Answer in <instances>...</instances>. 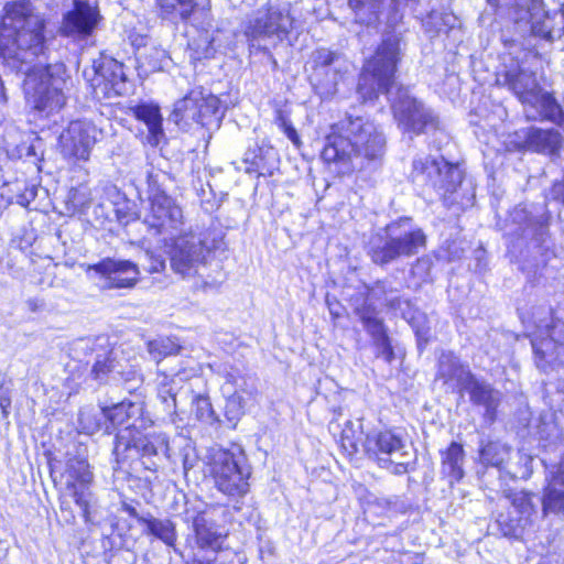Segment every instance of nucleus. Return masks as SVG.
Masks as SVG:
<instances>
[{"label":"nucleus","mask_w":564,"mask_h":564,"mask_svg":"<svg viewBox=\"0 0 564 564\" xmlns=\"http://www.w3.org/2000/svg\"><path fill=\"white\" fill-rule=\"evenodd\" d=\"M386 148L387 139L379 123L364 116L346 115L330 124L321 159L338 174L350 175L380 165Z\"/></svg>","instance_id":"f257e3e1"},{"label":"nucleus","mask_w":564,"mask_h":564,"mask_svg":"<svg viewBox=\"0 0 564 564\" xmlns=\"http://www.w3.org/2000/svg\"><path fill=\"white\" fill-rule=\"evenodd\" d=\"M46 20L35 12L30 0H11L0 14V58L24 63L46 50Z\"/></svg>","instance_id":"f03ea898"},{"label":"nucleus","mask_w":564,"mask_h":564,"mask_svg":"<svg viewBox=\"0 0 564 564\" xmlns=\"http://www.w3.org/2000/svg\"><path fill=\"white\" fill-rule=\"evenodd\" d=\"M167 438L162 433L142 437L138 427L127 424L115 436V471L137 488L151 490L159 465L154 462L147 463L145 459L156 456L159 451L167 448Z\"/></svg>","instance_id":"7ed1b4c3"},{"label":"nucleus","mask_w":564,"mask_h":564,"mask_svg":"<svg viewBox=\"0 0 564 564\" xmlns=\"http://www.w3.org/2000/svg\"><path fill=\"white\" fill-rule=\"evenodd\" d=\"M403 61L399 35L383 36L366 56L356 78L355 93L361 105L375 104L397 87L399 68Z\"/></svg>","instance_id":"20e7f679"},{"label":"nucleus","mask_w":564,"mask_h":564,"mask_svg":"<svg viewBox=\"0 0 564 564\" xmlns=\"http://www.w3.org/2000/svg\"><path fill=\"white\" fill-rule=\"evenodd\" d=\"M68 80L64 69L54 70L50 64L33 66L23 80L24 98L32 110L50 117L65 107Z\"/></svg>","instance_id":"39448f33"},{"label":"nucleus","mask_w":564,"mask_h":564,"mask_svg":"<svg viewBox=\"0 0 564 564\" xmlns=\"http://www.w3.org/2000/svg\"><path fill=\"white\" fill-rule=\"evenodd\" d=\"M206 467L214 487L229 500L238 501L249 494L251 471L230 449L221 448L212 454Z\"/></svg>","instance_id":"423d86ee"},{"label":"nucleus","mask_w":564,"mask_h":564,"mask_svg":"<svg viewBox=\"0 0 564 564\" xmlns=\"http://www.w3.org/2000/svg\"><path fill=\"white\" fill-rule=\"evenodd\" d=\"M221 117L220 98L202 86L191 88L171 112L173 122L182 128L191 122L208 128L213 123H218Z\"/></svg>","instance_id":"0eeeda50"},{"label":"nucleus","mask_w":564,"mask_h":564,"mask_svg":"<svg viewBox=\"0 0 564 564\" xmlns=\"http://www.w3.org/2000/svg\"><path fill=\"white\" fill-rule=\"evenodd\" d=\"M516 514L499 512L495 523L501 538L523 542L529 532H534L538 518L536 495L530 490H520L507 495Z\"/></svg>","instance_id":"6e6552de"},{"label":"nucleus","mask_w":564,"mask_h":564,"mask_svg":"<svg viewBox=\"0 0 564 564\" xmlns=\"http://www.w3.org/2000/svg\"><path fill=\"white\" fill-rule=\"evenodd\" d=\"M395 224L386 226V236L380 237L378 245L368 249V256L372 263L384 267L400 258H411L426 247V235L421 228H413L404 232L395 234Z\"/></svg>","instance_id":"1a4fd4ad"},{"label":"nucleus","mask_w":564,"mask_h":564,"mask_svg":"<svg viewBox=\"0 0 564 564\" xmlns=\"http://www.w3.org/2000/svg\"><path fill=\"white\" fill-rule=\"evenodd\" d=\"M297 29V19L290 3L284 6L265 4L263 14L250 21L245 36L250 45L263 39H275L281 43L289 40Z\"/></svg>","instance_id":"9d476101"},{"label":"nucleus","mask_w":564,"mask_h":564,"mask_svg":"<svg viewBox=\"0 0 564 564\" xmlns=\"http://www.w3.org/2000/svg\"><path fill=\"white\" fill-rule=\"evenodd\" d=\"M96 126L87 120H72L58 138V150L64 161L78 165L88 162L98 141Z\"/></svg>","instance_id":"9b49d317"},{"label":"nucleus","mask_w":564,"mask_h":564,"mask_svg":"<svg viewBox=\"0 0 564 564\" xmlns=\"http://www.w3.org/2000/svg\"><path fill=\"white\" fill-rule=\"evenodd\" d=\"M397 93L390 108L399 127L419 135L426 132L427 128L437 126V118L424 107L421 100L411 96L403 86H399Z\"/></svg>","instance_id":"f8f14e48"},{"label":"nucleus","mask_w":564,"mask_h":564,"mask_svg":"<svg viewBox=\"0 0 564 564\" xmlns=\"http://www.w3.org/2000/svg\"><path fill=\"white\" fill-rule=\"evenodd\" d=\"M499 1L500 0H487L506 28L513 26L517 29L519 26L529 25L533 34L544 39L552 37L553 29L546 26L543 20L544 18H549V14L538 2L525 4L514 1L500 10Z\"/></svg>","instance_id":"ddd939ff"},{"label":"nucleus","mask_w":564,"mask_h":564,"mask_svg":"<svg viewBox=\"0 0 564 564\" xmlns=\"http://www.w3.org/2000/svg\"><path fill=\"white\" fill-rule=\"evenodd\" d=\"M93 68L89 86L94 98L110 99L123 94L128 77L122 62L111 56H100L94 62Z\"/></svg>","instance_id":"4468645a"},{"label":"nucleus","mask_w":564,"mask_h":564,"mask_svg":"<svg viewBox=\"0 0 564 564\" xmlns=\"http://www.w3.org/2000/svg\"><path fill=\"white\" fill-rule=\"evenodd\" d=\"M149 208L144 223L155 234L161 235L171 229H177L183 223L182 208L159 185L153 184L149 191Z\"/></svg>","instance_id":"2eb2a0df"},{"label":"nucleus","mask_w":564,"mask_h":564,"mask_svg":"<svg viewBox=\"0 0 564 564\" xmlns=\"http://www.w3.org/2000/svg\"><path fill=\"white\" fill-rule=\"evenodd\" d=\"M156 17L161 21L178 24H192L197 18L210 25L213 21L210 0H154Z\"/></svg>","instance_id":"dca6fc26"},{"label":"nucleus","mask_w":564,"mask_h":564,"mask_svg":"<svg viewBox=\"0 0 564 564\" xmlns=\"http://www.w3.org/2000/svg\"><path fill=\"white\" fill-rule=\"evenodd\" d=\"M354 314L372 338L373 346L377 348L376 357L391 364L395 358L392 339L383 318L379 316L377 307L372 303L365 302L354 307Z\"/></svg>","instance_id":"f3484780"},{"label":"nucleus","mask_w":564,"mask_h":564,"mask_svg":"<svg viewBox=\"0 0 564 564\" xmlns=\"http://www.w3.org/2000/svg\"><path fill=\"white\" fill-rule=\"evenodd\" d=\"M404 447V437L394 427L371 431L362 440L364 454L380 468L389 467L391 456Z\"/></svg>","instance_id":"a211bd4d"},{"label":"nucleus","mask_w":564,"mask_h":564,"mask_svg":"<svg viewBox=\"0 0 564 564\" xmlns=\"http://www.w3.org/2000/svg\"><path fill=\"white\" fill-rule=\"evenodd\" d=\"M61 476L67 477L65 487L70 491L74 502L82 509L84 518L88 520L90 506L84 490L88 489L94 481V474L88 459L80 455L67 456L65 470Z\"/></svg>","instance_id":"6ab92c4d"},{"label":"nucleus","mask_w":564,"mask_h":564,"mask_svg":"<svg viewBox=\"0 0 564 564\" xmlns=\"http://www.w3.org/2000/svg\"><path fill=\"white\" fill-rule=\"evenodd\" d=\"M90 270L106 281L109 290L133 289L140 281L138 264L130 260L106 257L88 265L87 271Z\"/></svg>","instance_id":"aec40b11"},{"label":"nucleus","mask_w":564,"mask_h":564,"mask_svg":"<svg viewBox=\"0 0 564 564\" xmlns=\"http://www.w3.org/2000/svg\"><path fill=\"white\" fill-rule=\"evenodd\" d=\"M217 248L216 243L209 248L206 239L198 242L184 240L175 243L170 256L171 268L182 275L193 274L200 264L206 262V253Z\"/></svg>","instance_id":"412c9836"},{"label":"nucleus","mask_w":564,"mask_h":564,"mask_svg":"<svg viewBox=\"0 0 564 564\" xmlns=\"http://www.w3.org/2000/svg\"><path fill=\"white\" fill-rule=\"evenodd\" d=\"M100 20L97 8L87 1L74 0L73 8L64 14L63 33L68 36L86 39L90 36Z\"/></svg>","instance_id":"4be33fe9"},{"label":"nucleus","mask_w":564,"mask_h":564,"mask_svg":"<svg viewBox=\"0 0 564 564\" xmlns=\"http://www.w3.org/2000/svg\"><path fill=\"white\" fill-rule=\"evenodd\" d=\"M561 133L553 129L529 127L524 130L523 141L516 142L514 148L519 152H532L543 155H557L562 149Z\"/></svg>","instance_id":"5701e85b"},{"label":"nucleus","mask_w":564,"mask_h":564,"mask_svg":"<svg viewBox=\"0 0 564 564\" xmlns=\"http://www.w3.org/2000/svg\"><path fill=\"white\" fill-rule=\"evenodd\" d=\"M475 377L469 366L462 362L453 352L443 355L438 360L436 378L459 395H464Z\"/></svg>","instance_id":"b1692460"},{"label":"nucleus","mask_w":564,"mask_h":564,"mask_svg":"<svg viewBox=\"0 0 564 564\" xmlns=\"http://www.w3.org/2000/svg\"><path fill=\"white\" fill-rule=\"evenodd\" d=\"M534 364L536 368L549 373L564 367V344L552 336H540L531 339Z\"/></svg>","instance_id":"393cba45"},{"label":"nucleus","mask_w":564,"mask_h":564,"mask_svg":"<svg viewBox=\"0 0 564 564\" xmlns=\"http://www.w3.org/2000/svg\"><path fill=\"white\" fill-rule=\"evenodd\" d=\"M245 172L256 177H271L279 163V154L269 142L249 148L242 158Z\"/></svg>","instance_id":"a878e982"},{"label":"nucleus","mask_w":564,"mask_h":564,"mask_svg":"<svg viewBox=\"0 0 564 564\" xmlns=\"http://www.w3.org/2000/svg\"><path fill=\"white\" fill-rule=\"evenodd\" d=\"M503 84L521 104L532 102L541 91L536 73L521 66L507 69L503 73Z\"/></svg>","instance_id":"bb28decb"},{"label":"nucleus","mask_w":564,"mask_h":564,"mask_svg":"<svg viewBox=\"0 0 564 564\" xmlns=\"http://www.w3.org/2000/svg\"><path fill=\"white\" fill-rule=\"evenodd\" d=\"M130 113L137 121L145 124L147 142L152 148H156L165 137L160 106L152 101H140L130 107Z\"/></svg>","instance_id":"cd10ccee"},{"label":"nucleus","mask_w":564,"mask_h":564,"mask_svg":"<svg viewBox=\"0 0 564 564\" xmlns=\"http://www.w3.org/2000/svg\"><path fill=\"white\" fill-rule=\"evenodd\" d=\"M465 392L473 405L484 408L485 420L494 422L497 419L501 394L490 383L475 377Z\"/></svg>","instance_id":"c85d7f7f"},{"label":"nucleus","mask_w":564,"mask_h":564,"mask_svg":"<svg viewBox=\"0 0 564 564\" xmlns=\"http://www.w3.org/2000/svg\"><path fill=\"white\" fill-rule=\"evenodd\" d=\"M442 478L453 486L463 480L465 476L464 459L465 451L463 444L451 442L444 449L440 451Z\"/></svg>","instance_id":"c756f323"},{"label":"nucleus","mask_w":564,"mask_h":564,"mask_svg":"<svg viewBox=\"0 0 564 564\" xmlns=\"http://www.w3.org/2000/svg\"><path fill=\"white\" fill-rule=\"evenodd\" d=\"M513 447L499 440H487L480 443L478 448V462L485 468L503 470L507 468Z\"/></svg>","instance_id":"7c9ffc66"},{"label":"nucleus","mask_w":564,"mask_h":564,"mask_svg":"<svg viewBox=\"0 0 564 564\" xmlns=\"http://www.w3.org/2000/svg\"><path fill=\"white\" fill-rule=\"evenodd\" d=\"M384 0H347V6L354 14V22L364 28H378Z\"/></svg>","instance_id":"2f4dec72"},{"label":"nucleus","mask_w":564,"mask_h":564,"mask_svg":"<svg viewBox=\"0 0 564 564\" xmlns=\"http://www.w3.org/2000/svg\"><path fill=\"white\" fill-rule=\"evenodd\" d=\"M437 176L433 191L441 193L444 197L457 192L464 181V172L460 170L459 164L448 162L445 159H441Z\"/></svg>","instance_id":"473e14b6"},{"label":"nucleus","mask_w":564,"mask_h":564,"mask_svg":"<svg viewBox=\"0 0 564 564\" xmlns=\"http://www.w3.org/2000/svg\"><path fill=\"white\" fill-rule=\"evenodd\" d=\"M441 160L430 155L413 161L411 169V181L413 184L433 189L436 177L440 173Z\"/></svg>","instance_id":"72a5a7b5"},{"label":"nucleus","mask_w":564,"mask_h":564,"mask_svg":"<svg viewBox=\"0 0 564 564\" xmlns=\"http://www.w3.org/2000/svg\"><path fill=\"white\" fill-rule=\"evenodd\" d=\"M140 524L145 525L144 533L162 541L167 546L174 547L177 542L175 523L170 519H158L152 516L140 519Z\"/></svg>","instance_id":"f704fd0d"},{"label":"nucleus","mask_w":564,"mask_h":564,"mask_svg":"<svg viewBox=\"0 0 564 564\" xmlns=\"http://www.w3.org/2000/svg\"><path fill=\"white\" fill-rule=\"evenodd\" d=\"M195 542L200 550L219 552L226 535L213 530L204 518H195L193 522Z\"/></svg>","instance_id":"c9c22d12"},{"label":"nucleus","mask_w":564,"mask_h":564,"mask_svg":"<svg viewBox=\"0 0 564 564\" xmlns=\"http://www.w3.org/2000/svg\"><path fill=\"white\" fill-rule=\"evenodd\" d=\"M361 427L356 429L351 421L345 422L339 433L337 445L341 454L349 460L357 458L362 447Z\"/></svg>","instance_id":"e433bc0d"},{"label":"nucleus","mask_w":564,"mask_h":564,"mask_svg":"<svg viewBox=\"0 0 564 564\" xmlns=\"http://www.w3.org/2000/svg\"><path fill=\"white\" fill-rule=\"evenodd\" d=\"M542 516L550 514L564 519V490L553 485H546L542 489L541 497Z\"/></svg>","instance_id":"4c0bfd02"},{"label":"nucleus","mask_w":564,"mask_h":564,"mask_svg":"<svg viewBox=\"0 0 564 564\" xmlns=\"http://www.w3.org/2000/svg\"><path fill=\"white\" fill-rule=\"evenodd\" d=\"M214 37L208 34V31H204L197 39H193L188 42L189 56L192 62L197 63L205 59H212L216 55V48L214 46Z\"/></svg>","instance_id":"58836bf2"},{"label":"nucleus","mask_w":564,"mask_h":564,"mask_svg":"<svg viewBox=\"0 0 564 564\" xmlns=\"http://www.w3.org/2000/svg\"><path fill=\"white\" fill-rule=\"evenodd\" d=\"M117 358L113 349L109 348L98 355L91 366L90 376L98 382H106L107 378L115 370Z\"/></svg>","instance_id":"ea45409f"},{"label":"nucleus","mask_w":564,"mask_h":564,"mask_svg":"<svg viewBox=\"0 0 564 564\" xmlns=\"http://www.w3.org/2000/svg\"><path fill=\"white\" fill-rule=\"evenodd\" d=\"M291 111L284 107H276L273 112V121L283 131L296 149L303 144L301 137L290 119Z\"/></svg>","instance_id":"a19ab883"},{"label":"nucleus","mask_w":564,"mask_h":564,"mask_svg":"<svg viewBox=\"0 0 564 564\" xmlns=\"http://www.w3.org/2000/svg\"><path fill=\"white\" fill-rule=\"evenodd\" d=\"M543 109V120L561 124L564 121V111L557 102L554 93L540 91L536 98Z\"/></svg>","instance_id":"79ce46f5"},{"label":"nucleus","mask_w":564,"mask_h":564,"mask_svg":"<svg viewBox=\"0 0 564 564\" xmlns=\"http://www.w3.org/2000/svg\"><path fill=\"white\" fill-rule=\"evenodd\" d=\"M134 406V403L131 401L128 402H119L111 406H107L104 409V417L106 422L112 427L118 429L122 425H126L130 417V410Z\"/></svg>","instance_id":"37998d69"},{"label":"nucleus","mask_w":564,"mask_h":564,"mask_svg":"<svg viewBox=\"0 0 564 564\" xmlns=\"http://www.w3.org/2000/svg\"><path fill=\"white\" fill-rule=\"evenodd\" d=\"M339 53L325 47H318L314 51L311 59V67L313 72L322 70L333 65L338 58Z\"/></svg>","instance_id":"c03bdc74"},{"label":"nucleus","mask_w":564,"mask_h":564,"mask_svg":"<svg viewBox=\"0 0 564 564\" xmlns=\"http://www.w3.org/2000/svg\"><path fill=\"white\" fill-rule=\"evenodd\" d=\"M195 417L198 421H213L215 411L207 395L198 394L193 400Z\"/></svg>","instance_id":"a18cd8bd"},{"label":"nucleus","mask_w":564,"mask_h":564,"mask_svg":"<svg viewBox=\"0 0 564 564\" xmlns=\"http://www.w3.org/2000/svg\"><path fill=\"white\" fill-rule=\"evenodd\" d=\"M159 397L163 402H167L169 399L174 403L176 401V393L172 389V380L167 377L159 386Z\"/></svg>","instance_id":"49530a36"},{"label":"nucleus","mask_w":564,"mask_h":564,"mask_svg":"<svg viewBox=\"0 0 564 564\" xmlns=\"http://www.w3.org/2000/svg\"><path fill=\"white\" fill-rule=\"evenodd\" d=\"M159 55H163V52L154 50L150 55L144 57L149 66V72L153 73L162 69L159 63Z\"/></svg>","instance_id":"de8ad7c7"},{"label":"nucleus","mask_w":564,"mask_h":564,"mask_svg":"<svg viewBox=\"0 0 564 564\" xmlns=\"http://www.w3.org/2000/svg\"><path fill=\"white\" fill-rule=\"evenodd\" d=\"M391 473L395 476H402L413 470V466L410 463H393L391 460Z\"/></svg>","instance_id":"09e8293b"},{"label":"nucleus","mask_w":564,"mask_h":564,"mask_svg":"<svg viewBox=\"0 0 564 564\" xmlns=\"http://www.w3.org/2000/svg\"><path fill=\"white\" fill-rule=\"evenodd\" d=\"M67 203H72L74 206L84 205V202L82 200V193L77 187H72L68 191Z\"/></svg>","instance_id":"8fccbe9b"},{"label":"nucleus","mask_w":564,"mask_h":564,"mask_svg":"<svg viewBox=\"0 0 564 564\" xmlns=\"http://www.w3.org/2000/svg\"><path fill=\"white\" fill-rule=\"evenodd\" d=\"M25 305L29 312L37 313L44 307V301L37 297H32L25 301Z\"/></svg>","instance_id":"3c124183"},{"label":"nucleus","mask_w":564,"mask_h":564,"mask_svg":"<svg viewBox=\"0 0 564 564\" xmlns=\"http://www.w3.org/2000/svg\"><path fill=\"white\" fill-rule=\"evenodd\" d=\"M227 406L237 408L242 412L243 410V398L240 393L234 392L228 399H227Z\"/></svg>","instance_id":"603ef678"},{"label":"nucleus","mask_w":564,"mask_h":564,"mask_svg":"<svg viewBox=\"0 0 564 564\" xmlns=\"http://www.w3.org/2000/svg\"><path fill=\"white\" fill-rule=\"evenodd\" d=\"M128 37L132 46L139 47L144 45L145 36L142 34H139L137 32H130Z\"/></svg>","instance_id":"864d4df0"},{"label":"nucleus","mask_w":564,"mask_h":564,"mask_svg":"<svg viewBox=\"0 0 564 564\" xmlns=\"http://www.w3.org/2000/svg\"><path fill=\"white\" fill-rule=\"evenodd\" d=\"M29 193H30V197H25V194H21V195H19V196H18V203H19V205H21L22 207L28 208V207H29V205H30V202H31L32 199H34V197H35V195H36V192H35V189H34L33 187H31V188L29 189Z\"/></svg>","instance_id":"5fc2aeb1"},{"label":"nucleus","mask_w":564,"mask_h":564,"mask_svg":"<svg viewBox=\"0 0 564 564\" xmlns=\"http://www.w3.org/2000/svg\"><path fill=\"white\" fill-rule=\"evenodd\" d=\"M123 511L127 512V514L130 517V518H133L137 520V522L140 524V519H147V517H143V516H140L139 512L137 511V509L131 506V505H124L123 506Z\"/></svg>","instance_id":"6e6d98bb"},{"label":"nucleus","mask_w":564,"mask_h":564,"mask_svg":"<svg viewBox=\"0 0 564 564\" xmlns=\"http://www.w3.org/2000/svg\"><path fill=\"white\" fill-rule=\"evenodd\" d=\"M11 405V399L8 394L0 395V406L2 409L3 414L8 413V409Z\"/></svg>","instance_id":"4d7b16f0"},{"label":"nucleus","mask_w":564,"mask_h":564,"mask_svg":"<svg viewBox=\"0 0 564 564\" xmlns=\"http://www.w3.org/2000/svg\"><path fill=\"white\" fill-rule=\"evenodd\" d=\"M500 32H501V42H502L503 46L505 47L513 46L516 41L512 37L503 35V28L500 30Z\"/></svg>","instance_id":"13d9d810"},{"label":"nucleus","mask_w":564,"mask_h":564,"mask_svg":"<svg viewBox=\"0 0 564 564\" xmlns=\"http://www.w3.org/2000/svg\"><path fill=\"white\" fill-rule=\"evenodd\" d=\"M401 305V299L400 297H394L390 301L387 302L386 306L390 310H395V308H399Z\"/></svg>","instance_id":"bf43d9fd"},{"label":"nucleus","mask_w":564,"mask_h":564,"mask_svg":"<svg viewBox=\"0 0 564 564\" xmlns=\"http://www.w3.org/2000/svg\"><path fill=\"white\" fill-rule=\"evenodd\" d=\"M188 564H215V560L192 558Z\"/></svg>","instance_id":"052dcab7"},{"label":"nucleus","mask_w":564,"mask_h":564,"mask_svg":"<svg viewBox=\"0 0 564 564\" xmlns=\"http://www.w3.org/2000/svg\"><path fill=\"white\" fill-rule=\"evenodd\" d=\"M59 509H61L62 512L66 511V510L70 512L69 506L66 502L62 501V500L59 501Z\"/></svg>","instance_id":"680f3d73"},{"label":"nucleus","mask_w":564,"mask_h":564,"mask_svg":"<svg viewBox=\"0 0 564 564\" xmlns=\"http://www.w3.org/2000/svg\"><path fill=\"white\" fill-rule=\"evenodd\" d=\"M373 286H376V288H382V289H383V288H384V280H376V281L373 282Z\"/></svg>","instance_id":"e2e57ef3"},{"label":"nucleus","mask_w":564,"mask_h":564,"mask_svg":"<svg viewBox=\"0 0 564 564\" xmlns=\"http://www.w3.org/2000/svg\"><path fill=\"white\" fill-rule=\"evenodd\" d=\"M48 471H50L51 477L53 478L54 466L51 463H48Z\"/></svg>","instance_id":"0e129e2a"},{"label":"nucleus","mask_w":564,"mask_h":564,"mask_svg":"<svg viewBox=\"0 0 564 564\" xmlns=\"http://www.w3.org/2000/svg\"><path fill=\"white\" fill-rule=\"evenodd\" d=\"M338 317H339V314H338V313H333V312H332V318H333V319H337Z\"/></svg>","instance_id":"69168bd1"},{"label":"nucleus","mask_w":564,"mask_h":564,"mask_svg":"<svg viewBox=\"0 0 564 564\" xmlns=\"http://www.w3.org/2000/svg\"><path fill=\"white\" fill-rule=\"evenodd\" d=\"M260 51L265 53V54H270V52H269V50L267 47H261Z\"/></svg>","instance_id":"338daca9"}]
</instances>
